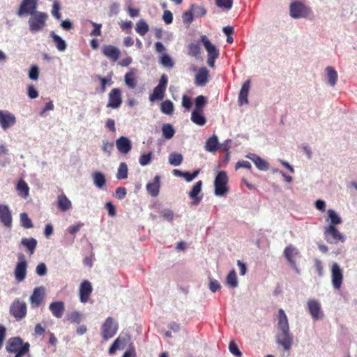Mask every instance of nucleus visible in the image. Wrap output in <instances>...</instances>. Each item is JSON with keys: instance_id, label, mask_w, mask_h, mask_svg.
I'll return each instance as SVG.
<instances>
[{"instance_id": "obj_1", "label": "nucleus", "mask_w": 357, "mask_h": 357, "mask_svg": "<svg viewBox=\"0 0 357 357\" xmlns=\"http://www.w3.org/2000/svg\"><path fill=\"white\" fill-rule=\"evenodd\" d=\"M276 325L275 342L284 351H289L294 342V336L290 333L287 316L282 309L278 310Z\"/></svg>"}, {"instance_id": "obj_2", "label": "nucleus", "mask_w": 357, "mask_h": 357, "mask_svg": "<svg viewBox=\"0 0 357 357\" xmlns=\"http://www.w3.org/2000/svg\"><path fill=\"white\" fill-rule=\"evenodd\" d=\"M47 18V14L40 11L31 15L28 21L30 31L33 33H36L43 31L46 25Z\"/></svg>"}, {"instance_id": "obj_3", "label": "nucleus", "mask_w": 357, "mask_h": 357, "mask_svg": "<svg viewBox=\"0 0 357 357\" xmlns=\"http://www.w3.org/2000/svg\"><path fill=\"white\" fill-rule=\"evenodd\" d=\"M325 240L331 244H337L338 242H344L345 236L334 225H327L324 227Z\"/></svg>"}, {"instance_id": "obj_4", "label": "nucleus", "mask_w": 357, "mask_h": 357, "mask_svg": "<svg viewBox=\"0 0 357 357\" xmlns=\"http://www.w3.org/2000/svg\"><path fill=\"white\" fill-rule=\"evenodd\" d=\"M9 312L17 321L23 319L27 312L26 303L19 298H15L10 306Z\"/></svg>"}, {"instance_id": "obj_5", "label": "nucleus", "mask_w": 357, "mask_h": 357, "mask_svg": "<svg viewBox=\"0 0 357 357\" xmlns=\"http://www.w3.org/2000/svg\"><path fill=\"white\" fill-rule=\"evenodd\" d=\"M290 16L294 19L305 18L310 13V9L303 3L296 1L292 2L289 6Z\"/></svg>"}, {"instance_id": "obj_6", "label": "nucleus", "mask_w": 357, "mask_h": 357, "mask_svg": "<svg viewBox=\"0 0 357 357\" xmlns=\"http://www.w3.org/2000/svg\"><path fill=\"white\" fill-rule=\"evenodd\" d=\"M227 182L228 178L227 173L224 171L219 172L214 181V193L216 196L222 197L228 192V188L227 187Z\"/></svg>"}, {"instance_id": "obj_7", "label": "nucleus", "mask_w": 357, "mask_h": 357, "mask_svg": "<svg viewBox=\"0 0 357 357\" xmlns=\"http://www.w3.org/2000/svg\"><path fill=\"white\" fill-rule=\"evenodd\" d=\"M118 331V324L112 317H107L102 325V336L105 340L113 337Z\"/></svg>"}, {"instance_id": "obj_8", "label": "nucleus", "mask_w": 357, "mask_h": 357, "mask_svg": "<svg viewBox=\"0 0 357 357\" xmlns=\"http://www.w3.org/2000/svg\"><path fill=\"white\" fill-rule=\"evenodd\" d=\"M38 0H22L16 14L19 17H22L25 15H31L38 12L36 10Z\"/></svg>"}, {"instance_id": "obj_9", "label": "nucleus", "mask_w": 357, "mask_h": 357, "mask_svg": "<svg viewBox=\"0 0 357 357\" xmlns=\"http://www.w3.org/2000/svg\"><path fill=\"white\" fill-rule=\"evenodd\" d=\"M18 259L19 261L14 269V275L15 280L18 282H21L24 280L26 276L27 262L22 255L18 257Z\"/></svg>"}, {"instance_id": "obj_10", "label": "nucleus", "mask_w": 357, "mask_h": 357, "mask_svg": "<svg viewBox=\"0 0 357 357\" xmlns=\"http://www.w3.org/2000/svg\"><path fill=\"white\" fill-rule=\"evenodd\" d=\"M343 281V271L339 264L334 262L331 266V282L335 289H340Z\"/></svg>"}, {"instance_id": "obj_11", "label": "nucleus", "mask_w": 357, "mask_h": 357, "mask_svg": "<svg viewBox=\"0 0 357 357\" xmlns=\"http://www.w3.org/2000/svg\"><path fill=\"white\" fill-rule=\"evenodd\" d=\"M16 123V117L8 110H0V125L3 130H6Z\"/></svg>"}, {"instance_id": "obj_12", "label": "nucleus", "mask_w": 357, "mask_h": 357, "mask_svg": "<svg viewBox=\"0 0 357 357\" xmlns=\"http://www.w3.org/2000/svg\"><path fill=\"white\" fill-rule=\"evenodd\" d=\"M45 295V289L40 286L36 287L30 296L29 301L32 308L38 307L43 301Z\"/></svg>"}, {"instance_id": "obj_13", "label": "nucleus", "mask_w": 357, "mask_h": 357, "mask_svg": "<svg viewBox=\"0 0 357 357\" xmlns=\"http://www.w3.org/2000/svg\"><path fill=\"white\" fill-rule=\"evenodd\" d=\"M309 313L314 321L321 319L323 317V312L320 303L315 299H310L307 303Z\"/></svg>"}, {"instance_id": "obj_14", "label": "nucleus", "mask_w": 357, "mask_h": 357, "mask_svg": "<svg viewBox=\"0 0 357 357\" xmlns=\"http://www.w3.org/2000/svg\"><path fill=\"white\" fill-rule=\"evenodd\" d=\"M122 103L121 91L119 88H114L109 93V100L107 107L117 109Z\"/></svg>"}, {"instance_id": "obj_15", "label": "nucleus", "mask_w": 357, "mask_h": 357, "mask_svg": "<svg viewBox=\"0 0 357 357\" xmlns=\"http://www.w3.org/2000/svg\"><path fill=\"white\" fill-rule=\"evenodd\" d=\"M0 222L6 228L12 227V213L8 205L0 204Z\"/></svg>"}, {"instance_id": "obj_16", "label": "nucleus", "mask_w": 357, "mask_h": 357, "mask_svg": "<svg viewBox=\"0 0 357 357\" xmlns=\"http://www.w3.org/2000/svg\"><path fill=\"white\" fill-rule=\"evenodd\" d=\"M130 337L128 334H121L109 349V353L113 354L117 349H123L130 342Z\"/></svg>"}, {"instance_id": "obj_17", "label": "nucleus", "mask_w": 357, "mask_h": 357, "mask_svg": "<svg viewBox=\"0 0 357 357\" xmlns=\"http://www.w3.org/2000/svg\"><path fill=\"white\" fill-rule=\"evenodd\" d=\"M25 342L20 337H10L7 340L6 349L8 353L17 352L24 346Z\"/></svg>"}, {"instance_id": "obj_18", "label": "nucleus", "mask_w": 357, "mask_h": 357, "mask_svg": "<svg viewBox=\"0 0 357 357\" xmlns=\"http://www.w3.org/2000/svg\"><path fill=\"white\" fill-rule=\"evenodd\" d=\"M284 255L292 268L298 273L296 264V258L298 255V250L295 247L290 245L285 248Z\"/></svg>"}, {"instance_id": "obj_19", "label": "nucleus", "mask_w": 357, "mask_h": 357, "mask_svg": "<svg viewBox=\"0 0 357 357\" xmlns=\"http://www.w3.org/2000/svg\"><path fill=\"white\" fill-rule=\"evenodd\" d=\"M102 54L112 61H116L120 56V50L112 45H105L102 48Z\"/></svg>"}, {"instance_id": "obj_20", "label": "nucleus", "mask_w": 357, "mask_h": 357, "mask_svg": "<svg viewBox=\"0 0 357 357\" xmlns=\"http://www.w3.org/2000/svg\"><path fill=\"white\" fill-rule=\"evenodd\" d=\"M247 158L251 160L257 168L261 171H266L269 169L268 162L255 153H248L245 156Z\"/></svg>"}, {"instance_id": "obj_21", "label": "nucleus", "mask_w": 357, "mask_h": 357, "mask_svg": "<svg viewBox=\"0 0 357 357\" xmlns=\"http://www.w3.org/2000/svg\"><path fill=\"white\" fill-rule=\"evenodd\" d=\"M92 292V286L90 282L85 280L81 283L79 287V299L82 303H86Z\"/></svg>"}, {"instance_id": "obj_22", "label": "nucleus", "mask_w": 357, "mask_h": 357, "mask_svg": "<svg viewBox=\"0 0 357 357\" xmlns=\"http://www.w3.org/2000/svg\"><path fill=\"white\" fill-rule=\"evenodd\" d=\"M116 146L118 151L123 154H127L132 149L130 140L124 136H121L116 139Z\"/></svg>"}, {"instance_id": "obj_23", "label": "nucleus", "mask_w": 357, "mask_h": 357, "mask_svg": "<svg viewBox=\"0 0 357 357\" xmlns=\"http://www.w3.org/2000/svg\"><path fill=\"white\" fill-rule=\"evenodd\" d=\"M49 310L56 318L60 319L65 312L64 303L62 301L52 302L49 306Z\"/></svg>"}, {"instance_id": "obj_24", "label": "nucleus", "mask_w": 357, "mask_h": 357, "mask_svg": "<svg viewBox=\"0 0 357 357\" xmlns=\"http://www.w3.org/2000/svg\"><path fill=\"white\" fill-rule=\"evenodd\" d=\"M160 177L156 175L151 182L146 184V190L152 197H157L159 194L160 187Z\"/></svg>"}, {"instance_id": "obj_25", "label": "nucleus", "mask_w": 357, "mask_h": 357, "mask_svg": "<svg viewBox=\"0 0 357 357\" xmlns=\"http://www.w3.org/2000/svg\"><path fill=\"white\" fill-rule=\"evenodd\" d=\"M201 42L202 43L204 48L206 49L208 56H218L219 51L217 47L213 45L206 36L201 37Z\"/></svg>"}, {"instance_id": "obj_26", "label": "nucleus", "mask_w": 357, "mask_h": 357, "mask_svg": "<svg viewBox=\"0 0 357 357\" xmlns=\"http://www.w3.org/2000/svg\"><path fill=\"white\" fill-rule=\"evenodd\" d=\"M250 88V80H246L242 85L238 94V102L240 105L248 104V96Z\"/></svg>"}, {"instance_id": "obj_27", "label": "nucleus", "mask_w": 357, "mask_h": 357, "mask_svg": "<svg viewBox=\"0 0 357 357\" xmlns=\"http://www.w3.org/2000/svg\"><path fill=\"white\" fill-rule=\"evenodd\" d=\"M325 77L331 86H334L336 84L338 75L337 72L333 66H327L325 68Z\"/></svg>"}, {"instance_id": "obj_28", "label": "nucleus", "mask_w": 357, "mask_h": 357, "mask_svg": "<svg viewBox=\"0 0 357 357\" xmlns=\"http://www.w3.org/2000/svg\"><path fill=\"white\" fill-rule=\"evenodd\" d=\"M58 208L61 211H67L72 208L71 201L66 197L64 193H61L57 197Z\"/></svg>"}, {"instance_id": "obj_29", "label": "nucleus", "mask_w": 357, "mask_h": 357, "mask_svg": "<svg viewBox=\"0 0 357 357\" xmlns=\"http://www.w3.org/2000/svg\"><path fill=\"white\" fill-rule=\"evenodd\" d=\"M208 71L206 68H201L195 75V84L197 86H204L208 82Z\"/></svg>"}, {"instance_id": "obj_30", "label": "nucleus", "mask_w": 357, "mask_h": 357, "mask_svg": "<svg viewBox=\"0 0 357 357\" xmlns=\"http://www.w3.org/2000/svg\"><path fill=\"white\" fill-rule=\"evenodd\" d=\"M202 181H197L192 187V190L189 192V196L193 199V202L197 204L200 202L202 197H198V195L202 191Z\"/></svg>"}, {"instance_id": "obj_31", "label": "nucleus", "mask_w": 357, "mask_h": 357, "mask_svg": "<svg viewBox=\"0 0 357 357\" xmlns=\"http://www.w3.org/2000/svg\"><path fill=\"white\" fill-rule=\"evenodd\" d=\"M38 241L34 238H23L21 240V244L26 248L30 255H33L37 246Z\"/></svg>"}, {"instance_id": "obj_32", "label": "nucleus", "mask_w": 357, "mask_h": 357, "mask_svg": "<svg viewBox=\"0 0 357 357\" xmlns=\"http://www.w3.org/2000/svg\"><path fill=\"white\" fill-rule=\"evenodd\" d=\"M50 37L52 38L56 49L60 52H63L66 50L67 44L66 41L59 35L56 34L54 31L50 32Z\"/></svg>"}, {"instance_id": "obj_33", "label": "nucleus", "mask_w": 357, "mask_h": 357, "mask_svg": "<svg viewBox=\"0 0 357 357\" xmlns=\"http://www.w3.org/2000/svg\"><path fill=\"white\" fill-rule=\"evenodd\" d=\"M218 146L219 142L218 137L213 135L206 140L204 148L207 151L214 153L217 151Z\"/></svg>"}, {"instance_id": "obj_34", "label": "nucleus", "mask_w": 357, "mask_h": 357, "mask_svg": "<svg viewBox=\"0 0 357 357\" xmlns=\"http://www.w3.org/2000/svg\"><path fill=\"white\" fill-rule=\"evenodd\" d=\"M191 121L200 126L205 125L206 119L204 116V111H195L193 110L191 114Z\"/></svg>"}, {"instance_id": "obj_35", "label": "nucleus", "mask_w": 357, "mask_h": 357, "mask_svg": "<svg viewBox=\"0 0 357 357\" xmlns=\"http://www.w3.org/2000/svg\"><path fill=\"white\" fill-rule=\"evenodd\" d=\"M92 178L93 181V184L98 188H102L106 183L105 175L100 172H96L93 173L92 175Z\"/></svg>"}, {"instance_id": "obj_36", "label": "nucleus", "mask_w": 357, "mask_h": 357, "mask_svg": "<svg viewBox=\"0 0 357 357\" xmlns=\"http://www.w3.org/2000/svg\"><path fill=\"white\" fill-rule=\"evenodd\" d=\"M124 80L126 86L131 89H134L137 86V80L135 77V72L133 70L127 73L124 76Z\"/></svg>"}, {"instance_id": "obj_37", "label": "nucleus", "mask_w": 357, "mask_h": 357, "mask_svg": "<svg viewBox=\"0 0 357 357\" xmlns=\"http://www.w3.org/2000/svg\"><path fill=\"white\" fill-rule=\"evenodd\" d=\"M165 90L166 89L157 85L153 89V93L149 96L150 101L153 102L156 100L163 99Z\"/></svg>"}, {"instance_id": "obj_38", "label": "nucleus", "mask_w": 357, "mask_h": 357, "mask_svg": "<svg viewBox=\"0 0 357 357\" xmlns=\"http://www.w3.org/2000/svg\"><path fill=\"white\" fill-rule=\"evenodd\" d=\"M328 220L331 221V224L329 225H340L342 222V218L333 209H329L328 211Z\"/></svg>"}, {"instance_id": "obj_39", "label": "nucleus", "mask_w": 357, "mask_h": 357, "mask_svg": "<svg viewBox=\"0 0 357 357\" xmlns=\"http://www.w3.org/2000/svg\"><path fill=\"white\" fill-rule=\"evenodd\" d=\"M135 30L140 36H144L149 30V24L143 19H141L136 24Z\"/></svg>"}, {"instance_id": "obj_40", "label": "nucleus", "mask_w": 357, "mask_h": 357, "mask_svg": "<svg viewBox=\"0 0 357 357\" xmlns=\"http://www.w3.org/2000/svg\"><path fill=\"white\" fill-rule=\"evenodd\" d=\"M162 132L165 139H170L173 137L175 130L171 124L165 123L162 126Z\"/></svg>"}, {"instance_id": "obj_41", "label": "nucleus", "mask_w": 357, "mask_h": 357, "mask_svg": "<svg viewBox=\"0 0 357 357\" xmlns=\"http://www.w3.org/2000/svg\"><path fill=\"white\" fill-rule=\"evenodd\" d=\"M183 161V155L176 152H172L169 155V163L172 166H178Z\"/></svg>"}, {"instance_id": "obj_42", "label": "nucleus", "mask_w": 357, "mask_h": 357, "mask_svg": "<svg viewBox=\"0 0 357 357\" xmlns=\"http://www.w3.org/2000/svg\"><path fill=\"white\" fill-rule=\"evenodd\" d=\"M160 109L162 113L171 115L174 112V104L171 100H166L161 102Z\"/></svg>"}, {"instance_id": "obj_43", "label": "nucleus", "mask_w": 357, "mask_h": 357, "mask_svg": "<svg viewBox=\"0 0 357 357\" xmlns=\"http://www.w3.org/2000/svg\"><path fill=\"white\" fill-rule=\"evenodd\" d=\"M17 190L22 197L24 198H26L28 197L29 188L26 183L23 180H20L18 181L17 185Z\"/></svg>"}, {"instance_id": "obj_44", "label": "nucleus", "mask_w": 357, "mask_h": 357, "mask_svg": "<svg viewBox=\"0 0 357 357\" xmlns=\"http://www.w3.org/2000/svg\"><path fill=\"white\" fill-rule=\"evenodd\" d=\"M227 284L231 288H236L238 287V280L236 273L234 270H231L226 278Z\"/></svg>"}, {"instance_id": "obj_45", "label": "nucleus", "mask_w": 357, "mask_h": 357, "mask_svg": "<svg viewBox=\"0 0 357 357\" xmlns=\"http://www.w3.org/2000/svg\"><path fill=\"white\" fill-rule=\"evenodd\" d=\"M21 226L25 229H31L33 227L31 220L26 213H22L20 215Z\"/></svg>"}, {"instance_id": "obj_46", "label": "nucleus", "mask_w": 357, "mask_h": 357, "mask_svg": "<svg viewBox=\"0 0 357 357\" xmlns=\"http://www.w3.org/2000/svg\"><path fill=\"white\" fill-rule=\"evenodd\" d=\"M207 100L204 96H199L195 100V111H204L203 109L206 105Z\"/></svg>"}, {"instance_id": "obj_47", "label": "nucleus", "mask_w": 357, "mask_h": 357, "mask_svg": "<svg viewBox=\"0 0 357 357\" xmlns=\"http://www.w3.org/2000/svg\"><path fill=\"white\" fill-rule=\"evenodd\" d=\"M116 177L118 179H125L128 177V166L126 163H120Z\"/></svg>"}, {"instance_id": "obj_48", "label": "nucleus", "mask_w": 357, "mask_h": 357, "mask_svg": "<svg viewBox=\"0 0 357 357\" xmlns=\"http://www.w3.org/2000/svg\"><path fill=\"white\" fill-rule=\"evenodd\" d=\"M191 11L195 17L204 16L206 14V10L203 6L195 4L191 6Z\"/></svg>"}, {"instance_id": "obj_49", "label": "nucleus", "mask_w": 357, "mask_h": 357, "mask_svg": "<svg viewBox=\"0 0 357 357\" xmlns=\"http://www.w3.org/2000/svg\"><path fill=\"white\" fill-rule=\"evenodd\" d=\"M8 152V150L3 145H0V165L2 167H6L9 163L8 159L5 157Z\"/></svg>"}, {"instance_id": "obj_50", "label": "nucleus", "mask_w": 357, "mask_h": 357, "mask_svg": "<svg viewBox=\"0 0 357 357\" xmlns=\"http://www.w3.org/2000/svg\"><path fill=\"white\" fill-rule=\"evenodd\" d=\"M153 158L152 152L142 154L139 158V162L142 166H146L150 164Z\"/></svg>"}, {"instance_id": "obj_51", "label": "nucleus", "mask_w": 357, "mask_h": 357, "mask_svg": "<svg viewBox=\"0 0 357 357\" xmlns=\"http://www.w3.org/2000/svg\"><path fill=\"white\" fill-rule=\"evenodd\" d=\"M160 63L165 67L172 68L174 65V61H172L170 56L167 54H163L161 58Z\"/></svg>"}, {"instance_id": "obj_52", "label": "nucleus", "mask_w": 357, "mask_h": 357, "mask_svg": "<svg viewBox=\"0 0 357 357\" xmlns=\"http://www.w3.org/2000/svg\"><path fill=\"white\" fill-rule=\"evenodd\" d=\"M215 3L218 7L229 10L232 8V0H215Z\"/></svg>"}, {"instance_id": "obj_53", "label": "nucleus", "mask_w": 357, "mask_h": 357, "mask_svg": "<svg viewBox=\"0 0 357 357\" xmlns=\"http://www.w3.org/2000/svg\"><path fill=\"white\" fill-rule=\"evenodd\" d=\"M160 215L164 219H165L168 222H171L173 221L174 212L172 210L169 208H164L160 211Z\"/></svg>"}, {"instance_id": "obj_54", "label": "nucleus", "mask_w": 357, "mask_h": 357, "mask_svg": "<svg viewBox=\"0 0 357 357\" xmlns=\"http://www.w3.org/2000/svg\"><path fill=\"white\" fill-rule=\"evenodd\" d=\"M189 54L192 56H197L200 52V47L198 44L190 43L188 45Z\"/></svg>"}, {"instance_id": "obj_55", "label": "nucleus", "mask_w": 357, "mask_h": 357, "mask_svg": "<svg viewBox=\"0 0 357 357\" xmlns=\"http://www.w3.org/2000/svg\"><path fill=\"white\" fill-rule=\"evenodd\" d=\"M39 76V68L36 65H33L29 71V77L32 80H37Z\"/></svg>"}, {"instance_id": "obj_56", "label": "nucleus", "mask_w": 357, "mask_h": 357, "mask_svg": "<svg viewBox=\"0 0 357 357\" xmlns=\"http://www.w3.org/2000/svg\"><path fill=\"white\" fill-rule=\"evenodd\" d=\"M36 273L38 275L45 276L47 273V268L45 263H39L36 268Z\"/></svg>"}, {"instance_id": "obj_57", "label": "nucleus", "mask_w": 357, "mask_h": 357, "mask_svg": "<svg viewBox=\"0 0 357 357\" xmlns=\"http://www.w3.org/2000/svg\"><path fill=\"white\" fill-rule=\"evenodd\" d=\"M82 319V314L79 312H73L68 315V320L72 323L79 324Z\"/></svg>"}, {"instance_id": "obj_58", "label": "nucleus", "mask_w": 357, "mask_h": 357, "mask_svg": "<svg viewBox=\"0 0 357 357\" xmlns=\"http://www.w3.org/2000/svg\"><path fill=\"white\" fill-rule=\"evenodd\" d=\"M229 351L235 356L241 357L242 355V353L238 348L236 344L234 343V342H231L229 343Z\"/></svg>"}, {"instance_id": "obj_59", "label": "nucleus", "mask_w": 357, "mask_h": 357, "mask_svg": "<svg viewBox=\"0 0 357 357\" xmlns=\"http://www.w3.org/2000/svg\"><path fill=\"white\" fill-rule=\"evenodd\" d=\"M183 21L187 25H189L193 20V14L190 10L185 11L182 15Z\"/></svg>"}, {"instance_id": "obj_60", "label": "nucleus", "mask_w": 357, "mask_h": 357, "mask_svg": "<svg viewBox=\"0 0 357 357\" xmlns=\"http://www.w3.org/2000/svg\"><path fill=\"white\" fill-rule=\"evenodd\" d=\"M30 344L29 342H25L24 346H23L20 350L17 352H14L15 354V357H23L29 351Z\"/></svg>"}, {"instance_id": "obj_61", "label": "nucleus", "mask_w": 357, "mask_h": 357, "mask_svg": "<svg viewBox=\"0 0 357 357\" xmlns=\"http://www.w3.org/2000/svg\"><path fill=\"white\" fill-rule=\"evenodd\" d=\"M220 287L221 285L218 280L209 278V289L212 292H215L217 290L220 289Z\"/></svg>"}, {"instance_id": "obj_62", "label": "nucleus", "mask_w": 357, "mask_h": 357, "mask_svg": "<svg viewBox=\"0 0 357 357\" xmlns=\"http://www.w3.org/2000/svg\"><path fill=\"white\" fill-rule=\"evenodd\" d=\"M60 6L58 1H55L52 6V15L57 20H60L61 15L59 13Z\"/></svg>"}, {"instance_id": "obj_63", "label": "nucleus", "mask_w": 357, "mask_h": 357, "mask_svg": "<svg viewBox=\"0 0 357 357\" xmlns=\"http://www.w3.org/2000/svg\"><path fill=\"white\" fill-rule=\"evenodd\" d=\"M199 173V169L195 171L192 174L188 172H185L183 174V178H184L186 181L190 182L198 176Z\"/></svg>"}, {"instance_id": "obj_64", "label": "nucleus", "mask_w": 357, "mask_h": 357, "mask_svg": "<svg viewBox=\"0 0 357 357\" xmlns=\"http://www.w3.org/2000/svg\"><path fill=\"white\" fill-rule=\"evenodd\" d=\"M94 29L91 32V36H100L101 35V24H97L93 22H91Z\"/></svg>"}]
</instances>
